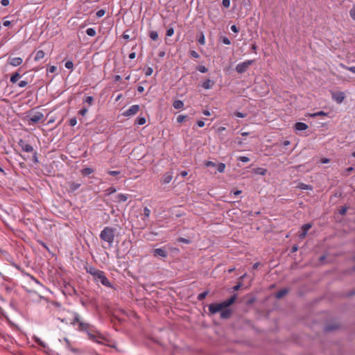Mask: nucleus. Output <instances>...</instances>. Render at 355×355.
Listing matches in <instances>:
<instances>
[{
	"instance_id": "obj_29",
	"label": "nucleus",
	"mask_w": 355,
	"mask_h": 355,
	"mask_svg": "<svg viewBox=\"0 0 355 355\" xmlns=\"http://www.w3.org/2000/svg\"><path fill=\"white\" fill-rule=\"evenodd\" d=\"M216 169H217V171H218V172H220V173H223V172H224V171H225V164H223V163H220V164H216Z\"/></svg>"
},
{
	"instance_id": "obj_17",
	"label": "nucleus",
	"mask_w": 355,
	"mask_h": 355,
	"mask_svg": "<svg viewBox=\"0 0 355 355\" xmlns=\"http://www.w3.org/2000/svg\"><path fill=\"white\" fill-rule=\"evenodd\" d=\"M68 185L69 187V191L71 192H73L76 190H77L80 187L81 184L80 183L69 182H68Z\"/></svg>"
},
{
	"instance_id": "obj_18",
	"label": "nucleus",
	"mask_w": 355,
	"mask_h": 355,
	"mask_svg": "<svg viewBox=\"0 0 355 355\" xmlns=\"http://www.w3.org/2000/svg\"><path fill=\"white\" fill-rule=\"evenodd\" d=\"M214 85V81H212L210 79H207L203 83H202V87L205 89H211L213 85Z\"/></svg>"
},
{
	"instance_id": "obj_16",
	"label": "nucleus",
	"mask_w": 355,
	"mask_h": 355,
	"mask_svg": "<svg viewBox=\"0 0 355 355\" xmlns=\"http://www.w3.org/2000/svg\"><path fill=\"white\" fill-rule=\"evenodd\" d=\"M128 195L119 193L115 196V200L118 202H125L128 200Z\"/></svg>"
},
{
	"instance_id": "obj_63",
	"label": "nucleus",
	"mask_w": 355,
	"mask_h": 355,
	"mask_svg": "<svg viewBox=\"0 0 355 355\" xmlns=\"http://www.w3.org/2000/svg\"><path fill=\"white\" fill-rule=\"evenodd\" d=\"M11 22L8 20H4L3 22V25L6 27L9 26L10 25Z\"/></svg>"
},
{
	"instance_id": "obj_34",
	"label": "nucleus",
	"mask_w": 355,
	"mask_h": 355,
	"mask_svg": "<svg viewBox=\"0 0 355 355\" xmlns=\"http://www.w3.org/2000/svg\"><path fill=\"white\" fill-rule=\"evenodd\" d=\"M207 294H208L207 291H205V292L201 293L200 294L198 295V300H202L203 299H205L206 297Z\"/></svg>"
},
{
	"instance_id": "obj_61",
	"label": "nucleus",
	"mask_w": 355,
	"mask_h": 355,
	"mask_svg": "<svg viewBox=\"0 0 355 355\" xmlns=\"http://www.w3.org/2000/svg\"><path fill=\"white\" fill-rule=\"evenodd\" d=\"M347 211V207H342L340 211H339V213L341 214V215H344Z\"/></svg>"
},
{
	"instance_id": "obj_1",
	"label": "nucleus",
	"mask_w": 355,
	"mask_h": 355,
	"mask_svg": "<svg viewBox=\"0 0 355 355\" xmlns=\"http://www.w3.org/2000/svg\"><path fill=\"white\" fill-rule=\"evenodd\" d=\"M236 299V295L234 294L230 299L221 303L211 304L209 306V311L211 314H215L232 304L235 302Z\"/></svg>"
},
{
	"instance_id": "obj_28",
	"label": "nucleus",
	"mask_w": 355,
	"mask_h": 355,
	"mask_svg": "<svg viewBox=\"0 0 355 355\" xmlns=\"http://www.w3.org/2000/svg\"><path fill=\"white\" fill-rule=\"evenodd\" d=\"M86 33L90 37H94L96 35V33L94 28H89L86 30Z\"/></svg>"
},
{
	"instance_id": "obj_26",
	"label": "nucleus",
	"mask_w": 355,
	"mask_h": 355,
	"mask_svg": "<svg viewBox=\"0 0 355 355\" xmlns=\"http://www.w3.org/2000/svg\"><path fill=\"white\" fill-rule=\"evenodd\" d=\"M94 172L91 168H85L82 170L81 173L83 175L87 176L92 174Z\"/></svg>"
},
{
	"instance_id": "obj_31",
	"label": "nucleus",
	"mask_w": 355,
	"mask_h": 355,
	"mask_svg": "<svg viewBox=\"0 0 355 355\" xmlns=\"http://www.w3.org/2000/svg\"><path fill=\"white\" fill-rule=\"evenodd\" d=\"M341 67H343V69H347L349 70V71L355 73V67H347L345 66V64H340V65Z\"/></svg>"
},
{
	"instance_id": "obj_62",
	"label": "nucleus",
	"mask_w": 355,
	"mask_h": 355,
	"mask_svg": "<svg viewBox=\"0 0 355 355\" xmlns=\"http://www.w3.org/2000/svg\"><path fill=\"white\" fill-rule=\"evenodd\" d=\"M197 125H198V127L202 128V127H203L205 125V122L203 121H201V120L198 121Z\"/></svg>"
},
{
	"instance_id": "obj_59",
	"label": "nucleus",
	"mask_w": 355,
	"mask_h": 355,
	"mask_svg": "<svg viewBox=\"0 0 355 355\" xmlns=\"http://www.w3.org/2000/svg\"><path fill=\"white\" fill-rule=\"evenodd\" d=\"M9 0H1V3L3 6H7L9 5Z\"/></svg>"
},
{
	"instance_id": "obj_35",
	"label": "nucleus",
	"mask_w": 355,
	"mask_h": 355,
	"mask_svg": "<svg viewBox=\"0 0 355 355\" xmlns=\"http://www.w3.org/2000/svg\"><path fill=\"white\" fill-rule=\"evenodd\" d=\"M64 66L68 69H72L73 68V64L71 61L66 62Z\"/></svg>"
},
{
	"instance_id": "obj_58",
	"label": "nucleus",
	"mask_w": 355,
	"mask_h": 355,
	"mask_svg": "<svg viewBox=\"0 0 355 355\" xmlns=\"http://www.w3.org/2000/svg\"><path fill=\"white\" fill-rule=\"evenodd\" d=\"M57 70V67L55 66H51L49 68L48 71L50 73H54Z\"/></svg>"
},
{
	"instance_id": "obj_43",
	"label": "nucleus",
	"mask_w": 355,
	"mask_h": 355,
	"mask_svg": "<svg viewBox=\"0 0 355 355\" xmlns=\"http://www.w3.org/2000/svg\"><path fill=\"white\" fill-rule=\"evenodd\" d=\"M178 241L181 242V243H187V244H189L191 243L190 240L185 239V238H182V237L179 238Z\"/></svg>"
},
{
	"instance_id": "obj_30",
	"label": "nucleus",
	"mask_w": 355,
	"mask_h": 355,
	"mask_svg": "<svg viewBox=\"0 0 355 355\" xmlns=\"http://www.w3.org/2000/svg\"><path fill=\"white\" fill-rule=\"evenodd\" d=\"M150 37L151 40L155 41L158 39V33L156 31H151L150 33Z\"/></svg>"
},
{
	"instance_id": "obj_48",
	"label": "nucleus",
	"mask_w": 355,
	"mask_h": 355,
	"mask_svg": "<svg viewBox=\"0 0 355 355\" xmlns=\"http://www.w3.org/2000/svg\"><path fill=\"white\" fill-rule=\"evenodd\" d=\"M198 70L200 73H206V72H207V69L205 66H199L198 67Z\"/></svg>"
},
{
	"instance_id": "obj_14",
	"label": "nucleus",
	"mask_w": 355,
	"mask_h": 355,
	"mask_svg": "<svg viewBox=\"0 0 355 355\" xmlns=\"http://www.w3.org/2000/svg\"><path fill=\"white\" fill-rule=\"evenodd\" d=\"M173 179V173L171 171L164 174L162 182L164 184H168Z\"/></svg>"
},
{
	"instance_id": "obj_5",
	"label": "nucleus",
	"mask_w": 355,
	"mask_h": 355,
	"mask_svg": "<svg viewBox=\"0 0 355 355\" xmlns=\"http://www.w3.org/2000/svg\"><path fill=\"white\" fill-rule=\"evenodd\" d=\"M254 61L253 60H248L238 64L236 66V72H238L239 73H243L245 72L249 68V67L254 63Z\"/></svg>"
},
{
	"instance_id": "obj_20",
	"label": "nucleus",
	"mask_w": 355,
	"mask_h": 355,
	"mask_svg": "<svg viewBox=\"0 0 355 355\" xmlns=\"http://www.w3.org/2000/svg\"><path fill=\"white\" fill-rule=\"evenodd\" d=\"M231 315V311L227 308L223 309L220 311V317L222 318L226 319L228 318Z\"/></svg>"
},
{
	"instance_id": "obj_46",
	"label": "nucleus",
	"mask_w": 355,
	"mask_h": 355,
	"mask_svg": "<svg viewBox=\"0 0 355 355\" xmlns=\"http://www.w3.org/2000/svg\"><path fill=\"white\" fill-rule=\"evenodd\" d=\"M234 116H236V117H239V118H244L246 116V114H243L240 112H236L234 113Z\"/></svg>"
},
{
	"instance_id": "obj_25",
	"label": "nucleus",
	"mask_w": 355,
	"mask_h": 355,
	"mask_svg": "<svg viewBox=\"0 0 355 355\" xmlns=\"http://www.w3.org/2000/svg\"><path fill=\"white\" fill-rule=\"evenodd\" d=\"M20 74L17 72H15V73H13L11 77H10V82L12 83H16L17 82V80H19V78H20Z\"/></svg>"
},
{
	"instance_id": "obj_53",
	"label": "nucleus",
	"mask_w": 355,
	"mask_h": 355,
	"mask_svg": "<svg viewBox=\"0 0 355 355\" xmlns=\"http://www.w3.org/2000/svg\"><path fill=\"white\" fill-rule=\"evenodd\" d=\"M116 189H115L114 187H109V188L106 190V191H107V194H109V195H110V194H112V193H114V192H116Z\"/></svg>"
},
{
	"instance_id": "obj_7",
	"label": "nucleus",
	"mask_w": 355,
	"mask_h": 355,
	"mask_svg": "<svg viewBox=\"0 0 355 355\" xmlns=\"http://www.w3.org/2000/svg\"><path fill=\"white\" fill-rule=\"evenodd\" d=\"M139 110V106L138 105H133L130 106L128 110H126L123 115L125 116H131L132 115L136 114Z\"/></svg>"
},
{
	"instance_id": "obj_23",
	"label": "nucleus",
	"mask_w": 355,
	"mask_h": 355,
	"mask_svg": "<svg viewBox=\"0 0 355 355\" xmlns=\"http://www.w3.org/2000/svg\"><path fill=\"white\" fill-rule=\"evenodd\" d=\"M44 55H45L44 52L42 50H40L36 52L34 59L35 61H39V60H42V58H44Z\"/></svg>"
},
{
	"instance_id": "obj_19",
	"label": "nucleus",
	"mask_w": 355,
	"mask_h": 355,
	"mask_svg": "<svg viewBox=\"0 0 355 355\" xmlns=\"http://www.w3.org/2000/svg\"><path fill=\"white\" fill-rule=\"evenodd\" d=\"M86 270L88 273L92 275L93 277H94L97 273L100 271V270L96 269V268L93 266H89L86 268Z\"/></svg>"
},
{
	"instance_id": "obj_13",
	"label": "nucleus",
	"mask_w": 355,
	"mask_h": 355,
	"mask_svg": "<svg viewBox=\"0 0 355 355\" xmlns=\"http://www.w3.org/2000/svg\"><path fill=\"white\" fill-rule=\"evenodd\" d=\"M167 252L162 249V248H157L155 249L153 251V255L155 257H167Z\"/></svg>"
},
{
	"instance_id": "obj_55",
	"label": "nucleus",
	"mask_w": 355,
	"mask_h": 355,
	"mask_svg": "<svg viewBox=\"0 0 355 355\" xmlns=\"http://www.w3.org/2000/svg\"><path fill=\"white\" fill-rule=\"evenodd\" d=\"M28 84V82L26 81V80H21L19 83H18V86L19 87H24L27 85Z\"/></svg>"
},
{
	"instance_id": "obj_52",
	"label": "nucleus",
	"mask_w": 355,
	"mask_h": 355,
	"mask_svg": "<svg viewBox=\"0 0 355 355\" xmlns=\"http://www.w3.org/2000/svg\"><path fill=\"white\" fill-rule=\"evenodd\" d=\"M87 111H88V110H87V108H86V107H83V108H81V109L80 110V111H79V114H80V115H82V116H85V115L87 114Z\"/></svg>"
},
{
	"instance_id": "obj_22",
	"label": "nucleus",
	"mask_w": 355,
	"mask_h": 355,
	"mask_svg": "<svg viewBox=\"0 0 355 355\" xmlns=\"http://www.w3.org/2000/svg\"><path fill=\"white\" fill-rule=\"evenodd\" d=\"M288 291L286 288L282 289L276 293V297L280 299L288 293Z\"/></svg>"
},
{
	"instance_id": "obj_41",
	"label": "nucleus",
	"mask_w": 355,
	"mask_h": 355,
	"mask_svg": "<svg viewBox=\"0 0 355 355\" xmlns=\"http://www.w3.org/2000/svg\"><path fill=\"white\" fill-rule=\"evenodd\" d=\"M186 117H187V116H185V115H179L177 117V122L178 123L183 122L185 120Z\"/></svg>"
},
{
	"instance_id": "obj_12",
	"label": "nucleus",
	"mask_w": 355,
	"mask_h": 355,
	"mask_svg": "<svg viewBox=\"0 0 355 355\" xmlns=\"http://www.w3.org/2000/svg\"><path fill=\"white\" fill-rule=\"evenodd\" d=\"M87 335H88V337H89V339H91L92 340H93V341H94V342H96L97 343H101L100 339L103 338L102 335H101L99 334L96 335V334H94L91 331H87Z\"/></svg>"
},
{
	"instance_id": "obj_36",
	"label": "nucleus",
	"mask_w": 355,
	"mask_h": 355,
	"mask_svg": "<svg viewBox=\"0 0 355 355\" xmlns=\"http://www.w3.org/2000/svg\"><path fill=\"white\" fill-rule=\"evenodd\" d=\"M221 41L223 44H225L226 45H230L231 44L230 39L227 37H223L221 38Z\"/></svg>"
},
{
	"instance_id": "obj_57",
	"label": "nucleus",
	"mask_w": 355,
	"mask_h": 355,
	"mask_svg": "<svg viewBox=\"0 0 355 355\" xmlns=\"http://www.w3.org/2000/svg\"><path fill=\"white\" fill-rule=\"evenodd\" d=\"M35 342L40 346H42V347H45V345L44 343H43V341H42L41 339L38 338H35Z\"/></svg>"
},
{
	"instance_id": "obj_9",
	"label": "nucleus",
	"mask_w": 355,
	"mask_h": 355,
	"mask_svg": "<svg viewBox=\"0 0 355 355\" xmlns=\"http://www.w3.org/2000/svg\"><path fill=\"white\" fill-rule=\"evenodd\" d=\"M345 98V94L344 92H336L332 94V98L334 101H335L337 103L340 104L343 103Z\"/></svg>"
},
{
	"instance_id": "obj_42",
	"label": "nucleus",
	"mask_w": 355,
	"mask_h": 355,
	"mask_svg": "<svg viewBox=\"0 0 355 355\" xmlns=\"http://www.w3.org/2000/svg\"><path fill=\"white\" fill-rule=\"evenodd\" d=\"M153 72V69L152 67H148L146 69V71H145V74L146 76H150Z\"/></svg>"
},
{
	"instance_id": "obj_10",
	"label": "nucleus",
	"mask_w": 355,
	"mask_h": 355,
	"mask_svg": "<svg viewBox=\"0 0 355 355\" xmlns=\"http://www.w3.org/2000/svg\"><path fill=\"white\" fill-rule=\"evenodd\" d=\"M8 63L13 67H18L21 64L23 60L20 57L9 58L8 60Z\"/></svg>"
},
{
	"instance_id": "obj_3",
	"label": "nucleus",
	"mask_w": 355,
	"mask_h": 355,
	"mask_svg": "<svg viewBox=\"0 0 355 355\" xmlns=\"http://www.w3.org/2000/svg\"><path fill=\"white\" fill-rule=\"evenodd\" d=\"M71 324H72L74 327L77 325V329L79 331H87L89 327V324L87 322H83L81 320L80 315L77 313H73V318L71 322Z\"/></svg>"
},
{
	"instance_id": "obj_37",
	"label": "nucleus",
	"mask_w": 355,
	"mask_h": 355,
	"mask_svg": "<svg viewBox=\"0 0 355 355\" xmlns=\"http://www.w3.org/2000/svg\"><path fill=\"white\" fill-rule=\"evenodd\" d=\"M349 15L352 19L355 21V6L350 10Z\"/></svg>"
},
{
	"instance_id": "obj_56",
	"label": "nucleus",
	"mask_w": 355,
	"mask_h": 355,
	"mask_svg": "<svg viewBox=\"0 0 355 355\" xmlns=\"http://www.w3.org/2000/svg\"><path fill=\"white\" fill-rule=\"evenodd\" d=\"M64 340V342L66 343L67 347L70 349V350L72 352H76V349L70 348V341L69 340V339L65 338Z\"/></svg>"
},
{
	"instance_id": "obj_44",
	"label": "nucleus",
	"mask_w": 355,
	"mask_h": 355,
	"mask_svg": "<svg viewBox=\"0 0 355 355\" xmlns=\"http://www.w3.org/2000/svg\"><path fill=\"white\" fill-rule=\"evenodd\" d=\"M94 98L92 96H87L85 100V102L88 103L89 105L92 104Z\"/></svg>"
},
{
	"instance_id": "obj_21",
	"label": "nucleus",
	"mask_w": 355,
	"mask_h": 355,
	"mask_svg": "<svg viewBox=\"0 0 355 355\" xmlns=\"http://www.w3.org/2000/svg\"><path fill=\"white\" fill-rule=\"evenodd\" d=\"M173 106L177 110L182 109L184 107V103L180 100H175L173 103Z\"/></svg>"
},
{
	"instance_id": "obj_27",
	"label": "nucleus",
	"mask_w": 355,
	"mask_h": 355,
	"mask_svg": "<svg viewBox=\"0 0 355 355\" xmlns=\"http://www.w3.org/2000/svg\"><path fill=\"white\" fill-rule=\"evenodd\" d=\"M327 113H326L323 111H320V112H317L311 114L310 116L312 118H315L317 116H327Z\"/></svg>"
},
{
	"instance_id": "obj_39",
	"label": "nucleus",
	"mask_w": 355,
	"mask_h": 355,
	"mask_svg": "<svg viewBox=\"0 0 355 355\" xmlns=\"http://www.w3.org/2000/svg\"><path fill=\"white\" fill-rule=\"evenodd\" d=\"M150 214V210L148 207L144 209V215L145 217L148 218Z\"/></svg>"
},
{
	"instance_id": "obj_60",
	"label": "nucleus",
	"mask_w": 355,
	"mask_h": 355,
	"mask_svg": "<svg viewBox=\"0 0 355 355\" xmlns=\"http://www.w3.org/2000/svg\"><path fill=\"white\" fill-rule=\"evenodd\" d=\"M231 30H232V31H233L234 33H238V32H239V29H238V28L236 27V25H232V26H231Z\"/></svg>"
},
{
	"instance_id": "obj_54",
	"label": "nucleus",
	"mask_w": 355,
	"mask_h": 355,
	"mask_svg": "<svg viewBox=\"0 0 355 355\" xmlns=\"http://www.w3.org/2000/svg\"><path fill=\"white\" fill-rule=\"evenodd\" d=\"M107 173L109 175H112V176H116V175L120 174L119 171H109Z\"/></svg>"
},
{
	"instance_id": "obj_4",
	"label": "nucleus",
	"mask_w": 355,
	"mask_h": 355,
	"mask_svg": "<svg viewBox=\"0 0 355 355\" xmlns=\"http://www.w3.org/2000/svg\"><path fill=\"white\" fill-rule=\"evenodd\" d=\"M94 281L100 282L103 286L111 288L112 284L109 279L105 277L104 272L100 270L94 277Z\"/></svg>"
},
{
	"instance_id": "obj_64",
	"label": "nucleus",
	"mask_w": 355,
	"mask_h": 355,
	"mask_svg": "<svg viewBox=\"0 0 355 355\" xmlns=\"http://www.w3.org/2000/svg\"><path fill=\"white\" fill-rule=\"evenodd\" d=\"M188 173L187 171H182L180 172V175L182 176V177H186Z\"/></svg>"
},
{
	"instance_id": "obj_24",
	"label": "nucleus",
	"mask_w": 355,
	"mask_h": 355,
	"mask_svg": "<svg viewBox=\"0 0 355 355\" xmlns=\"http://www.w3.org/2000/svg\"><path fill=\"white\" fill-rule=\"evenodd\" d=\"M297 187L302 190H312L313 187L310 184H306L304 183H299Z\"/></svg>"
},
{
	"instance_id": "obj_45",
	"label": "nucleus",
	"mask_w": 355,
	"mask_h": 355,
	"mask_svg": "<svg viewBox=\"0 0 355 355\" xmlns=\"http://www.w3.org/2000/svg\"><path fill=\"white\" fill-rule=\"evenodd\" d=\"M222 4L225 8H227L230 6V0H223Z\"/></svg>"
},
{
	"instance_id": "obj_40",
	"label": "nucleus",
	"mask_w": 355,
	"mask_h": 355,
	"mask_svg": "<svg viewBox=\"0 0 355 355\" xmlns=\"http://www.w3.org/2000/svg\"><path fill=\"white\" fill-rule=\"evenodd\" d=\"M198 42H199L200 44H202V45L205 44V36H204V35H203L202 33H201V35H200V36L199 37V38H198Z\"/></svg>"
},
{
	"instance_id": "obj_32",
	"label": "nucleus",
	"mask_w": 355,
	"mask_h": 355,
	"mask_svg": "<svg viewBox=\"0 0 355 355\" xmlns=\"http://www.w3.org/2000/svg\"><path fill=\"white\" fill-rule=\"evenodd\" d=\"M146 121V120L144 117H138L137 119V123L140 125L145 124Z\"/></svg>"
},
{
	"instance_id": "obj_15",
	"label": "nucleus",
	"mask_w": 355,
	"mask_h": 355,
	"mask_svg": "<svg viewBox=\"0 0 355 355\" xmlns=\"http://www.w3.org/2000/svg\"><path fill=\"white\" fill-rule=\"evenodd\" d=\"M295 128L297 131L305 130L308 128V125L303 122H297L295 125Z\"/></svg>"
},
{
	"instance_id": "obj_50",
	"label": "nucleus",
	"mask_w": 355,
	"mask_h": 355,
	"mask_svg": "<svg viewBox=\"0 0 355 355\" xmlns=\"http://www.w3.org/2000/svg\"><path fill=\"white\" fill-rule=\"evenodd\" d=\"M190 55L194 58H198L200 57L199 54L196 51H191Z\"/></svg>"
},
{
	"instance_id": "obj_38",
	"label": "nucleus",
	"mask_w": 355,
	"mask_h": 355,
	"mask_svg": "<svg viewBox=\"0 0 355 355\" xmlns=\"http://www.w3.org/2000/svg\"><path fill=\"white\" fill-rule=\"evenodd\" d=\"M69 123L71 126H75L77 124V120L76 117H73L69 119Z\"/></svg>"
},
{
	"instance_id": "obj_11",
	"label": "nucleus",
	"mask_w": 355,
	"mask_h": 355,
	"mask_svg": "<svg viewBox=\"0 0 355 355\" xmlns=\"http://www.w3.org/2000/svg\"><path fill=\"white\" fill-rule=\"evenodd\" d=\"M312 227L311 223H306L302 225L301 230L302 232H300L299 237L301 239H303L306 236L307 232L309 230V229Z\"/></svg>"
},
{
	"instance_id": "obj_6",
	"label": "nucleus",
	"mask_w": 355,
	"mask_h": 355,
	"mask_svg": "<svg viewBox=\"0 0 355 355\" xmlns=\"http://www.w3.org/2000/svg\"><path fill=\"white\" fill-rule=\"evenodd\" d=\"M44 118V114L42 112H37L28 116V121L33 123H37L40 122ZM31 124V123H29Z\"/></svg>"
},
{
	"instance_id": "obj_2",
	"label": "nucleus",
	"mask_w": 355,
	"mask_h": 355,
	"mask_svg": "<svg viewBox=\"0 0 355 355\" xmlns=\"http://www.w3.org/2000/svg\"><path fill=\"white\" fill-rule=\"evenodd\" d=\"M116 229L111 227H105L100 233V238L112 247L114 243Z\"/></svg>"
},
{
	"instance_id": "obj_51",
	"label": "nucleus",
	"mask_w": 355,
	"mask_h": 355,
	"mask_svg": "<svg viewBox=\"0 0 355 355\" xmlns=\"http://www.w3.org/2000/svg\"><path fill=\"white\" fill-rule=\"evenodd\" d=\"M205 166L207 167H214V166H216V164L214 162H213L207 161V162H205Z\"/></svg>"
},
{
	"instance_id": "obj_47",
	"label": "nucleus",
	"mask_w": 355,
	"mask_h": 355,
	"mask_svg": "<svg viewBox=\"0 0 355 355\" xmlns=\"http://www.w3.org/2000/svg\"><path fill=\"white\" fill-rule=\"evenodd\" d=\"M174 33V29L173 28H169L167 31H166V35L168 37H171L173 35Z\"/></svg>"
},
{
	"instance_id": "obj_49",
	"label": "nucleus",
	"mask_w": 355,
	"mask_h": 355,
	"mask_svg": "<svg viewBox=\"0 0 355 355\" xmlns=\"http://www.w3.org/2000/svg\"><path fill=\"white\" fill-rule=\"evenodd\" d=\"M239 160L241 161L242 162H248L250 161V159L245 156H240L239 157Z\"/></svg>"
},
{
	"instance_id": "obj_8",
	"label": "nucleus",
	"mask_w": 355,
	"mask_h": 355,
	"mask_svg": "<svg viewBox=\"0 0 355 355\" xmlns=\"http://www.w3.org/2000/svg\"><path fill=\"white\" fill-rule=\"evenodd\" d=\"M18 145L21 147L23 151L26 153H31L33 151V148L31 145L27 144L23 139H19Z\"/></svg>"
},
{
	"instance_id": "obj_33",
	"label": "nucleus",
	"mask_w": 355,
	"mask_h": 355,
	"mask_svg": "<svg viewBox=\"0 0 355 355\" xmlns=\"http://www.w3.org/2000/svg\"><path fill=\"white\" fill-rule=\"evenodd\" d=\"M105 14V10L104 9H101L98 10L96 13L97 17H102Z\"/></svg>"
}]
</instances>
